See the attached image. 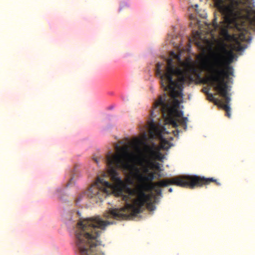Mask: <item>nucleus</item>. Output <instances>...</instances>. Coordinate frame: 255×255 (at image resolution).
I'll use <instances>...</instances> for the list:
<instances>
[{
    "label": "nucleus",
    "mask_w": 255,
    "mask_h": 255,
    "mask_svg": "<svg viewBox=\"0 0 255 255\" xmlns=\"http://www.w3.org/2000/svg\"><path fill=\"white\" fill-rule=\"evenodd\" d=\"M112 183L105 180L104 178L98 177L87 191V195L96 199L98 202L111 193L116 196L121 197L126 202L125 206L121 209H113L105 213L106 218H113L117 220L126 219L136 215L142 211L143 207L153 211L155 206L152 202V195L146 194L141 188H131L120 176L115 169L108 171Z\"/></svg>",
    "instance_id": "obj_1"
},
{
    "label": "nucleus",
    "mask_w": 255,
    "mask_h": 255,
    "mask_svg": "<svg viewBox=\"0 0 255 255\" xmlns=\"http://www.w3.org/2000/svg\"><path fill=\"white\" fill-rule=\"evenodd\" d=\"M115 149L117 151L116 153L111 155V153L109 152L106 155V161L108 166V171L111 169H120L129 171L140 183L136 188H141L144 191L153 190L157 195L161 196L162 190L160 187H166L169 185H174L190 189L208 185L211 182H214L218 186L221 185L220 182L213 177L205 178L197 175L180 176L153 183L152 181L155 177L154 173L151 172L147 175H144L143 174L140 173L137 167L130 164L133 154L130 152L128 145L120 147L116 144Z\"/></svg>",
    "instance_id": "obj_2"
},
{
    "label": "nucleus",
    "mask_w": 255,
    "mask_h": 255,
    "mask_svg": "<svg viewBox=\"0 0 255 255\" xmlns=\"http://www.w3.org/2000/svg\"><path fill=\"white\" fill-rule=\"evenodd\" d=\"M161 66L160 63L156 64L155 74L159 76L161 86L164 91L169 92V95L164 94L154 102L150 114L152 117L156 116L154 112L157 115L163 112H167L168 106L178 109L180 102L177 98H182L183 85L187 80L184 72L180 68L175 67L172 59L167 60L163 72L161 69Z\"/></svg>",
    "instance_id": "obj_3"
},
{
    "label": "nucleus",
    "mask_w": 255,
    "mask_h": 255,
    "mask_svg": "<svg viewBox=\"0 0 255 255\" xmlns=\"http://www.w3.org/2000/svg\"><path fill=\"white\" fill-rule=\"evenodd\" d=\"M235 57L234 53L227 49L225 45H221L219 51L212 56V62L207 66V70L210 73L209 79L214 89L225 100V103L220 102L219 107L226 112V116L231 117V109L229 106L231 101L229 93L228 82L230 76H234V69L230 64Z\"/></svg>",
    "instance_id": "obj_4"
},
{
    "label": "nucleus",
    "mask_w": 255,
    "mask_h": 255,
    "mask_svg": "<svg viewBox=\"0 0 255 255\" xmlns=\"http://www.w3.org/2000/svg\"><path fill=\"white\" fill-rule=\"evenodd\" d=\"M215 7L221 13L224 22L228 26H236L238 19L244 16L243 12L246 3H250L252 0H213Z\"/></svg>",
    "instance_id": "obj_5"
},
{
    "label": "nucleus",
    "mask_w": 255,
    "mask_h": 255,
    "mask_svg": "<svg viewBox=\"0 0 255 255\" xmlns=\"http://www.w3.org/2000/svg\"><path fill=\"white\" fill-rule=\"evenodd\" d=\"M145 150L147 154L148 159H144V162L150 166V169L160 170V164L153 161L154 160H162L164 158L163 155L160 152V148L153 143L150 145H145Z\"/></svg>",
    "instance_id": "obj_6"
},
{
    "label": "nucleus",
    "mask_w": 255,
    "mask_h": 255,
    "mask_svg": "<svg viewBox=\"0 0 255 255\" xmlns=\"http://www.w3.org/2000/svg\"><path fill=\"white\" fill-rule=\"evenodd\" d=\"M149 126L150 137L152 138H159L160 140V148L164 150L168 149L172 144L162 136V134L166 132V128L160 125L156 126L153 122H151Z\"/></svg>",
    "instance_id": "obj_7"
},
{
    "label": "nucleus",
    "mask_w": 255,
    "mask_h": 255,
    "mask_svg": "<svg viewBox=\"0 0 255 255\" xmlns=\"http://www.w3.org/2000/svg\"><path fill=\"white\" fill-rule=\"evenodd\" d=\"M220 34L223 38L227 41L233 40L235 42V48L237 51H242L245 47L242 45L241 42L246 41L248 40L247 33L241 32L239 33L238 36L231 35L226 28H222L221 29Z\"/></svg>",
    "instance_id": "obj_8"
},
{
    "label": "nucleus",
    "mask_w": 255,
    "mask_h": 255,
    "mask_svg": "<svg viewBox=\"0 0 255 255\" xmlns=\"http://www.w3.org/2000/svg\"><path fill=\"white\" fill-rule=\"evenodd\" d=\"M167 111L160 113L161 117L164 119L166 122L171 124L173 127H178L177 123V120L182 118L183 112L180 111L178 109L171 108L169 106L166 108Z\"/></svg>",
    "instance_id": "obj_9"
},
{
    "label": "nucleus",
    "mask_w": 255,
    "mask_h": 255,
    "mask_svg": "<svg viewBox=\"0 0 255 255\" xmlns=\"http://www.w3.org/2000/svg\"><path fill=\"white\" fill-rule=\"evenodd\" d=\"M193 38L195 44L200 49H203L205 43L208 41L205 36L202 37L200 31H197L193 33Z\"/></svg>",
    "instance_id": "obj_10"
},
{
    "label": "nucleus",
    "mask_w": 255,
    "mask_h": 255,
    "mask_svg": "<svg viewBox=\"0 0 255 255\" xmlns=\"http://www.w3.org/2000/svg\"><path fill=\"white\" fill-rule=\"evenodd\" d=\"M144 159L143 158L142 160H140L139 161V165L141 166L143 168V172L144 173H146V174L145 175V174H143L144 175H147L148 173H151V172H149V168H150V166H149L146 162H145L146 163V164H144L143 162L144 161Z\"/></svg>",
    "instance_id": "obj_11"
},
{
    "label": "nucleus",
    "mask_w": 255,
    "mask_h": 255,
    "mask_svg": "<svg viewBox=\"0 0 255 255\" xmlns=\"http://www.w3.org/2000/svg\"><path fill=\"white\" fill-rule=\"evenodd\" d=\"M188 119L187 118H181L177 121V123L178 125H181L185 129L187 128V123Z\"/></svg>",
    "instance_id": "obj_12"
},
{
    "label": "nucleus",
    "mask_w": 255,
    "mask_h": 255,
    "mask_svg": "<svg viewBox=\"0 0 255 255\" xmlns=\"http://www.w3.org/2000/svg\"><path fill=\"white\" fill-rule=\"evenodd\" d=\"M208 97L209 100L211 101H213L216 105H220V102H222L221 100L215 98L212 94H208Z\"/></svg>",
    "instance_id": "obj_13"
},
{
    "label": "nucleus",
    "mask_w": 255,
    "mask_h": 255,
    "mask_svg": "<svg viewBox=\"0 0 255 255\" xmlns=\"http://www.w3.org/2000/svg\"><path fill=\"white\" fill-rule=\"evenodd\" d=\"M213 26L215 29H217L220 27L219 24L217 21V18H214L213 20Z\"/></svg>",
    "instance_id": "obj_14"
},
{
    "label": "nucleus",
    "mask_w": 255,
    "mask_h": 255,
    "mask_svg": "<svg viewBox=\"0 0 255 255\" xmlns=\"http://www.w3.org/2000/svg\"><path fill=\"white\" fill-rule=\"evenodd\" d=\"M83 196H84L83 195H80V196H79V197H78V198L76 200V203L77 204L78 203H79V202L81 201V199L82 198V197H83Z\"/></svg>",
    "instance_id": "obj_15"
},
{
    "label": "nucleus",
    "mask_w": 255,
    "mask_h": 255,
    "mask_svg": "<svg viewBox=\"0 0 255 255\" xmlns=\"http://www.w3.org/2000/svg\"><path fill=\"white\" fill-rule=\"evenodd\" d=\"M73 178H71L70 181H69V182L67 184V186H69L70 185L71 183H72V180Z\"/></svg>",
    "instance_id": "obj_16"
},
{
    "label": "nucleus",
    "mask_w": 255,
    "mask_h": 255,
    "mask_svg": "<svg viewBox=\"0 0 255 255\" xmlns=\"http://www.w3.org/2000/svg\"><path fill=\"white\" fill-rule=\"evenodd\" d=\"M93 159L95 161V162H96L97 163H98V159H97V158H94Z\"/></svg>",
    "instance_id": "obj_17"
},
{
    "label": "nucleus",
    "mask_w": 255,
    "mask_h": 255,
    "mask_svg": "<svg viewBox=\"0 0 255 255\" xmlns=\"http://www.w3.org/2000/svg\"><path fill=\"white\" fill-rule=\"evenodd\" d=\"M168 191L169 192H172V189L171 188H170L169 189H168Z\"/></svg>",
    "instance_id": "obj_18"
},
{
    "label": "nucleus",
    "mask_w": 255,
    "mask_h": 255,
    "mask_svg": "<svg viewBox=\"0 0 255 255\" xmlns=\"http://www.w3.org/2000/svg\"><path fill=\"white\" fill-rule=\"evenodd\" d=\"M176 57H177V58L178 59H180V56L179 55H176Z\"/></svg>",
    "instance_id": "obj_19"
}]
</instances>
